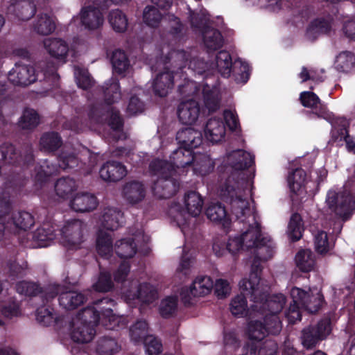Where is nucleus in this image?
I'll return each instance as SVG.
<instances>
[{
	"label": "nucleus",
	"mask_w": 355,
	"mask_h": 355,
	"mask_svg": "<svg viewBox=\"0 0 355 355\" xmlns=\"http://www.w3.org/2000/svg\"><path fill=\"white\" fill-rule=\"evenodd\" d=\"M114 305L113 300L103 298L79 312L72 321L71 338L78 343L90 342L96 333L94 327L98 322L110 329L124 327V318L113 313Z\"/></svg>",
	"instance_id": "nucleus-1"
},
{
	"label": "nucleus",
	"mask_w": 355,
	"mask_h": 355,
	"mask_svg": "<svg viewBox=\"0 0 355 355\" xmlns=\"http://www.w3.org/2000/svg\"><path fill=\"white\" fill-rule=\"evenodd\" d=\"M239 288L245 294L250 295L251 311L261 315H277L286 303L282 294L268 297L269 286L260 277L258 271L250 272L248 279L239 283Z\"/></svg>",
	"instance_id": "nucleus-2"
},
{
	"label": "nucleus",
	"mask_w": 355,
	"mask_h": 355,
	"mask_svg": "<svg viewBox=\"0 0 355 355\" xmlns=\"http://www.w3.org/2000/svg\"><path fill=\"white\" fill-rule=\"evenodd\" d=\"M85 224L79 220L67 221L59 234L55 233V226L44 223L31 234L38 247H46L49 241L58 239L63 245L69 248H78L84 241Z\"/></svg>",
	"instance_id": "nucleus-3"
},
{
	"label": "nucleus",
	"mask_w": 355,
	"mask_h": 355,
	"mask_svg": "<svg viewBox=\"0 0 355 355\" xmlns=\"http://www.w3.org/2000/svg\"><path fill=\"white\" fill-rule=\"evenodd\" d=\"M121 96L119 81L113 79L111 83L105 84L104 90V98L107 105L101 108L94 107L89 114L91 120L96 123L107 122L112 130L115 132L116 135L114 137L117 139L123 138L122 120L119 112L108 105L118 102Z\"/></svg>",
	"instance_id": "nucleus-4"
},
{
	"label": "nucleus",
	"mask_w": 355,
	"mask_h": 355,
	"mask_svg": "<svg viewBox=\"0 0 355 355\" xmlns=\"http://www.w3.org/2000/svg\"><path fill=\"white\" fill-rule=\"evenodd\" d=\"M243 184V181H236L233 177H229L221 184L220 195L229 199L232 214L237 220L244 223L246 220L248 222H250V219L254 220V216L249 201L244 197Z\"/></svg>",
	"instance_id": "nucleus-5"
},
{
	"label": "nucleus",
	"mask_w": 355,
	"mask_h": 355,
	"mask_svg": "<svg viewBox=\"0 0 355 355\" xmlns=\"http://www.w3.org/2000/svg\"><path fill=\"white\" fill-rule=\"evenodd\" d=\"M191 57V53L184 51H173L169 53L167 59L171 71L159 73L153 83V89L157 95L166 96L173 86L175 77L182 78V70L186 67L188 58Z\"/></svg>",
	"instance_id": "nucleus-6"
},
{
	"label": "nucleus",
	"mask_w": 355,
	"mask_h": 355,
	"mask_svg": "<svg viewBox=\"0 0 355 355\" xmlns=\"http://www.w3.org/2000/svg\"><path fill=\"white\" fill-rule=\"evenodd\" d=\"M174 168L166 161L156 159L150 164V172L155 178L152 187L155 196L159 198H167L174 195L179 184L173 177Z\"/></svg>",
	"instance_id": "nucleus-7"
},
{
	"label": "nucleus",
	"mask_w": 355,
	"mask_h": 355,
	"mask_svg": "<svg viewBox=\"0 0 355 355\" xmlns=\"http://www.w3.org/2000/svg\"><path fill=\"white\" fill-rule=\"evenodd\" d=\"M203 200L197 192L187 193L182 203L173 202L168 209V216L179 227L184 226L191 217H197L202 212Z\"/></svg>",
	"instance_id": "nucleus-8"
},
{
	"label": "nucleus",
	"mask_w": 355,
	"mask_h": 355,
	"mask_svg": "<svg viewBox=\"0 0 355 355\" xmlns=\"http://www.w3.org/2000/svg\"><path fill=\"white\" fill-rule=\"evenodd\" d=\"M240 236L245 250L252 248L257 249V255L252 264L250 272L252 271H258V273H259L261 269L258 260L265 261L272 256L271 250H270V245L268 244L270 240L267 239H260L261 234L258 224H256L255 227L250 226V227Z\"/></svg>",
	"instance_id": "nucleus-9"
},
{
	"label": "nucleus",
	"mask_w": 355,
	"mask_h": 355,
	"mask_svg": "<svg viewBox=\"0 0 355 355\" xmlns=\"http://www.w3.org/2000/svg\"><path fill=\"white\" fill-rule=\"evenodd\" d=\"M213 69L216 67L218 71L225 78L232 74L234 80L238 83H245L249 78V67L245 62L240 59L232 61L230 54L225 51H220L216 57Z\"/></svg>",
	"instance_id": "nucleus-10"
},
{
	"label": "nucleus",
	"mask_w": 355,
	"mask_h": 355,
	"mask_svg": "<svg viewBox=\"0 0 355 355\" xmlns=\"http://www.w3.org/2000/svg\"><path fill=\"white\" fill-rule=\"evenodd\" d=\"M122 298L130 306L137 303L150 304L158 297L156 289L150 284H140L132 280L125 283L122 288Z\"/></svg>",
	"instance_id": "nucleus-11"
},
{
	"label": "nucleus",
	"mask_w": 355,
	"mask_h": 355,
	"mask_svg": "<svg viewBox=\"0 0 355 355\" xmlns=\"http://www.w3.org/2000/svg\"><path fill=\"white\" fill-rule=\"evenodd\" d=\"M34 224L33 216L26 211H19L12 216L8 214L0 216V239L3 236L6 230L13 234L20 231H26Z\"/></svg>",
	"instance_id": "nucleus-12"
},
{
	"label": "nucleus",
	"mask_w": 355,
	"mask_h": 355,
	"mask_svg": "<svg viewBox=\"0 0 355 355\" xmlns=\"http://www.w3.org/2000/svg\"><path fill=\"white\" fill-rule=\"evenodd\" d=\"M331 332L330 320L328 318L321 320L317 324L310 325L302 330V343L305 348L312 349L326 339Z\"/></svg>",
	"instance_id": "nucleus-13"
},
{
	"label": "nucleus",
	"mask_w": 355,
	"mask_h": 355,
	"mask_svg": "<svg viewBox=\"0 0 355 355\" xmlns=\"http://www.w3.org/2000/svg\"><path fill=\"white\" fill-rule=\"evenodd\" d=\"M59 303L66 309H74L82 304L86 300L84 294L76 291H67L60 285H50L44 291L46 300L53 298L60 293Z\"/></svg>",
	"instance_id": "nucleus-14"
},
{
	"label": "nucleus",
	"mask_w": 355,
	"mask_h": 355,
	"mask_svg": "<svg viewBox=\"0 0 355 355\" xmlns=\"http://www.w3.org/2000/svg\"><path fill=\"white\" fill-rule=\"evenodd\" d=\"M326 202L329 208L336 215L346 220L352 212V198L346 191H336L331 189L328 191Z\"/></svg>",
	"instance_id": "nucleus-15"
},
{
	"label": "nucleus",
	"mask_w": 355,
	"mask_h": 355,
	"mask_svg": "<svg viewBox=\"0 0 355 355\" xmlns=\"http://www.w3.org/2000/svg\"><path fill=\"white\" fill-rule=\"evenodd\" d=\"M309 291L311 293L298 287H293L291 291V297L293 302H299L301 307L314 313L321 306L323 297L320 290L317 288Z\"/></svg>",
	"instance_id": "nucleus-16"
},
{
	"label": "nucleus",
	"mask_w": 355,
	"mask_h": 355,
	"mask_svg": "<svg viewBox=\"0 0 355 355\" xmlns=\"http://www.w3.org/2000/svg\"><path fill=\"white\" fill-rule=\"evenodd\" d=\"M106 0H94L97 7L87 6L80 12V20L82 25L89 30H94L100 28L103 24V17L100 10V7Z\"/></svg>",
	"instance_id": "nucleus-17"
},
{
	"label": "nucleus",
	"mask_w": 355,
	"mask_h": 355,
	"mask_svg": "<svg viewBox=\"0 0 355 355\" xmlns=\"http://www.w3.org/2000/svg\"><path fill=\"white\" fill-rule=\"evenodd\" d=\"M214 286L213 281L208 276L197 277L189 288L182 290L181 296L185 303H189L192 297L208 295Z\"/></svg>",
	"instance_id": "nucleus-18"
},
{
	"label": "nucleus",
	"mask_w": 355,
	"mask_h": 355,
	"mask_svg": "<svg viewBox=\"0 0 355 355\" xmlns=\"http://www.w3.org/2000/svg\"><path fill=\"white\" fill-rule=\"evenodd\" d=\"M193 157V155L191 150L180 146L171 155L170 162H166L174 168L173 173L182 175L190 168Z\"/></svg>",
	"instance_id": "nucleus-19"
},
{
	"label": "nucleus",
	"mask_w": 355,
	"mask_h": 355,
	"mask_svg": "<svg viewBox=\"0 0 355 355\" xmlns=\"http://www.w3.org/2000/svg\"><path fill=\"white\" fill-rule=\"evenodd\" d=\"M254 157L250 153L243 150H236L227 154L223 159V164L226 168H231L235 171H243L250 166Z\"/></svg>",
	"instance_id": "nucleus-20"
},
{
	"label": "nucleus",
	"mask_w": 355,
	"mask_h": 355,
	"mask_svg": "<svg viewBox=\"0 0 355 355\" xmlns=\"http://www.w3.org/2000/svg\"><path fill=\"white\" fill-rule=\"evenodd\" d=\"M331 124L332 125V139L335 141L344 140L347 150L355 153V141L347 134L348 122L347 119L343 117H336Z\"/></svg>",
	"instance_id": "nucleus-21"
},
{
	"label": "nucleus",
	"mask_w": 355,
	"mask_h": 355,
	"mask_svg": "<svg viewBox=\"0 0 355 355\" xmlns=\"http://www.w3.org/2000/svg\"><path fill=\"white\" fill-rule=\"evenodd\" d=\"M46 53L53 58L62 62H66L69 46L66 41L58 37H48L43 40Z\"/></svg>",
	"instance_id": "nucleus-22"
},
{
	"label": "nucleus",
	"mask_w": 355,
	"mask_h": 355,
	"mask_svg": "<svg viewBox=\"0 0 355 355\" xmlns=\"http://www.w3.org/2000/svg\"><path fill=\"white\" fill-rule=\"evenodd\" d=\"M36 78L35 69L29 65L16 64L8 73V80L15 85H28Z\"/></svg>",
	"instance_id": "nucleus-23"
},
{
	"label": "nucleus",
	"mask_w": 355,
	"mask_h": 355,
	"mask_svg": "<svg viewBox=\"0 0 355 355\" xmlns=\"http://www.w3.org/2000/svg\"><path fill=\"white\" fill-rule=\"evenodd\" d=\"M300 100L304 107L315 108V114L331 123L336 118L334 115L327 110L326 107L320 104L318 96L311 92H304L300 94Z\"/></svg>",
	"instance_id": "nucleus-24"
},
{
	"label": "nucleus",
	"mask_w": 355,
	"mask_h": 355,
	"mask_svg": "<svg viewBox=\"0 0 355 355\" xmlns=\"http://www.w3.org/2000/svg\"><path fill=\"white\" fill-rule=\"evenodd\" d=\"M200 109L199 104L191 99L182 102L178 109L179 120L184 124H193L199 118Z\"/></svg>",
	"instance_id": "nucleus-25"
},
{
	"label": "nucleus",
	"mask_w": 355,
	"mask_h": 355,
	"mask_svg": "<svg viewBox=\"0 0 355 355\" xmlns=\"http://www.w3.org/2000/svg\"><path fill=\"white\" fill-rule=\"evenodd\" d=\"M146 189L140 182L133 181L126 183L123 188L122 195L125 200L130 205H137L146 197Z\"/></svg>",
	"instance_id": "nucleus-26"
},
{
	"label": "nucleus",
	"mask_w": 355,
	"mask_h": 355,
	"mask_svg": "<svg viewBox=\"0 0 355 355\" xmlns=\"http://www.w3.org/2000/svg\"><path fill=\"white\" fill-rule=\"evenodd\" d=\"M101 178L107 182H116L127 175L126 167L118 162H107L103 164L99 171Z\"/></svg>",
	"instance_id": "nucleus-27"
},
{
	"label": "nucleus",
	"mask_w": 355,
	"mask_h": 355,
	"mask_svg": "<svg viewBox=\"0 0 355 355\" xmlns=\"http://www.w3.org/2000/svg\"><path fill=\"white\" fill-rule=\"evenodd\" d=\"M35 12V6L28 0H16L8 8V14L15 15L20 21L30 19Z\"/></svg>",
	"instance_id": "nucleus-28"
},
{
	"label": "nucleus",
	"mask_w": 355,
	"mask_h": 355,
	"mask_svg": "<svg viewBox=\"0 0 355 355\" xmlns=\"http://www.w3.org/2000/svg\"><path fill=\"white\" fill-rule=\"evenodd\" d=\"M176 139L181 146L191 150L201 144L202 137L200 131L192 128H187L178 132Z\"/></svg>",
	"instance_id": "nucleus-29"
},
{
	"label": "nucleus",
	"mask_w": 355,
	"mask_h": 355,
	"mask_svg": "<svg viewBox=\"0 0 355 355\" xmlns=\"http://www.w3.org/2000/svg\"><path fill=\"white\" fill-rule=\"evenodd\" d=\"M123 219V213L114 207L105 208L99 218L101 228L113 231L121 225Z\"/></svg>",
	"instance_id": "nucleus-30"
},
{
	"label": "nucleus",
	"mask_w": 355,
	"mask_h": 355,
	"mask_svg": "<svg viewBox=\"0 0 355 355\" xmlns=\"http://www.w3.org/2000/svg\"><path fill=\"white\" fill-rule=\"evenodd\" d=\"M226 129L223 121L219 118H211L205 128V137L212 143L221 141L225 136Z\"/></svg>",
	"instance_id": "nucleus-31"
},
{
	"label": "nucleus",
	"mask_w": 355,
	"mask_h": 355,
	"mask_svg": "<svg viewBox=\"0 0 355 355\" xmlns=\"http://www.w3.org/2000/svg\"><path fill=\"white\" fill-rule=\"evenodd\" d=\"M96 197L87 193H78L70 201L71 208L77 212H86L94 209L97 207Z\"/></svg>",
	"instance_id": "nucleus-32"
},
{
	"label": "nucleus",
	"mask_w": 355,
	"mask_h": 355,
	"mask_svg": "<svg viewBox=\"0 0 355 355\" xmlns=\"http://www.w3.org/2000/svg\"><path fill=\"white\" fill-rule=\"evenodd\" d=\"M215 166L214 161L207 154H196L193 155L190 168L194 174L205 176L211 173Z\"/></svg>",
	"instance_id": "nucleus-33"
},
{
	"label": "nucleus",
	"mask_w": 355,
	"mask_h": 355,
	"mask_svg": "<svg viewBox=\"0 0 355 355\" xmlns=\"http://www.w3.org/2000/svg\"><path fill=\"white\" fill-rule=\"evenodd\" d=\"M241 294L233 297L230 304V310L232 315L236 317L252 316L257 315V311H251V306L248 307L246 297L250 295L245 294L242 291Z\"/></svg>",
	"instance_id": "nucleus-34"
},
{
	"label": "nucleus",
	"mask_w": 355,
	"mask_h": 355,
	"mask_svg": "<svg viewBox=\"0 0 355 355\" xmlns=\"http://www.w3.org/2000/svg\"><path fill=\"white\" fill-rule=\"evenodd\" d=\"M96 249L98 254L105 259H109L113 254L112 234L100 229L96 237Z\"/></svg>",
	"instance_id": "nucleus-35"
},
{
	"label": "nucleus",
	"mask_w": 355,
	"mask_h": 355,
	"mask_svg": "<svg viewBox=\"0 0 355 355\" xmlns=\"http://www.w3.org/2000/svg\"><path fill=\"white\" fill-rule=\"evenodd\" d=\"M202 40L205 48L209 51L220 49L223 44V38L221 33L209 27H205L202 31Z\"/></svg>",
	"instance_id": "nucleus-36"
},
{
	"label": "nucleus",
	"mask_w": 355,
	"mask_h": 355,
	"mask_svg": "<svg viewBox=\"0 0 355 355\" xmlns=\"http://www.w3.org/2000/svg\"><path fill=\"white\" fill-rule=\"evenodd\" d=\"M56 28L55 19L47 14L37 16L33 24L34 31L42 35H47L52 33Z\"/></svg>",
	"instance_id": "nucleus-37"
},
{
	"label": "nucleus",
	"mask_w": 355,
	"mask_h": 355,
	"mask_svg": "<svg viewBox=\"0 0 355 355\" xmlns=\"http://www.w3.org/2000/svg\"><path fill=\"white\" fill-rule=\"evenodd\" d=\"M78 185L76 181L70 178H63L57 180L55 184L56 195L62 199H67L76 191Z\"/></svg>",
	"instance_id": "nucleus-38"
},
{
	"label": "nucleus",
	"mask_w": 355,
	"mask_h": 355,
	"mask_svg": "<svg viewBox=\"0 0 355 355\" xmlns=\"http://www.w3.org/2000/svg\"><path fill=\"white\" fill-rule=\"evenodd\" d=\"M204 103L209 112H214L220 107L219 91L217 87H210L208 85L202 89Z\"/></svg>",
	"instance_id": "nucleus-39"
},
{
	"label": "nucleus",
	"mask_w": 355,
	"mask_h": 355,
	"mask_svg": "<svg viewBox=\"0 0 355 355\" xmlns=\"http://www.w3.org/2000/svg\"><path fill=\"white\" fill-rule=\"evenodd\" d=\"M245 334L252 342H259L267 335L265 324L257 320H251L248 323Z\"/></svg>",
	"instance_id": "nucleus-40"
},
{
	"label": "nucleus",
	"mask_w": 355,
	"mask_h": 355,
	"mask_svg": "<svg viewBox=\"0 0 355 355\" xmlns=\"http://www.w3.org/2000/svg\"><path fill=\"white\" fill-rule=\"evenodd\" d=\"M112 64L114 71L119 75H125L130 67L126 54L121 50H116L113 52Z\"/></svg>",
	"instance_id": "nucleus-41"
},
{
	"label": "nucleus",
	"mask_w": 355,
	"mask_h": 355,
	"mask_svg": "<svg viewBox=\"0 0 355 355\" xmlns=\"http://www.w3.org/2000/svg\"><path fill=\"white\" fill-rule=\"evenodd\" d=\"M207 218L215 223H227V215L225 207L219 202H211L206 210Z\"/></svg>",
	"instance_id": "nucleus-42"
},
{
	"label": "nucleus",
	"mask_w": 355,
	"mask_h": 355,
	"mask_svg": "<svg viewBox=\"0 0 355 355\" xmlns=\"http://www.w3.org/2000/svg\"><path fill=\"white\" fill-rule=\"evenodd\" d=\"M108 21L112 29L118 33L124 32L128 27L126 15L120 10H112L108 15Z\"/></svg>",
	"instance_id": "nucleus-43"
},
{
	"label": "nucleus",
	"mask_w": 355,
	"mask_h": 355,
	"mask_svg": "<svg viewBox=\"0 0 355 355\" xmlns=\"http://www.w3.org/2000/svg\"><path fill=\"white\" fill-rule=\"evenodd\" d=\"M114 250L121 258L128 259L135 254L137 248L132 239H124L115 243Z\"/></svg>",
	"instance_id": "nucleus-44"
},
{
	"label": "nucleus",
	"mask_w": 355,
	"mask_h": 355,
	"mask_svg": "<svg viewBox=\"0 0 355 355\" xmlns=\"http://www.w3.org/2000/svg\"><path fill=\"white\" fill-rule=\"evenodd\" d=\"M297 266L303 272H308L313 268L315 259L310 250H301L295 255Z\"/></svg>",
	"instance_id": "nucleus-45"
},
{
	"label": "nucleus",
	"mask_w": 355,
	"mask_h": 355,
	"mask_svg": "<svg viewBox=\"0 0 355 355\" xmlns=\"http://www.w3.org/2000/svg\"><path fill=\"white\" fill-rule=\"evenodd\" d=\"M331 28L329 21L315 19L311 23L306 30V37L313 40L322 33H328Z\"/></svg>",
	"instance_id": "nucleus-46"
},
{
	"label": "nucleus",
	"mask_w": 355,
	"mask_h": 355,
	"mask_svg": "<svg viewBox=\"0 0 355 355\" xmlns=\"http://www.w3.org/2000/svg\"><path fill=\"white\" fill-rule=\"evenodd\" d=\"M148 325L146 320H137L130 329L131 340L135 343L145 340L148 336Z\"/></svg>",
	"instance_id": "nucleus-47"
},
{
	"label": "nucleus",
	"mask_w": 355,
	"mask_h": 355,
	"mask_svg": "<svg viewBox=\"0 0 355 355\" xmlns=\"http://www.w3.org/2000/svg\"><path fill=\"white\" fill-rule=\"evenodd\" d=\"M306 180V173L301 168H297L288 177V183L292 192L297 193L303 188Z\"/></svg>",
	"instance_id": "nucleus-48"
},
{
	"label": "nucleus",
	"mask_w": 355,
	"mask_h": 355,
	"mask_svg": "<svg viewBox=\"0 0 355 355\" xmlns=\"http://www.w3.org/2000/svg\"><path fill=\"white\" fill-rule=\"evenodd\" d=\"M62 144L61 137L54 132L43 135L40 139L41 148L46 151H54L60 147Z\"/></svg>",
	"instance_id": "nucleus-49"
},
{
	"label": "nucleus",
	"mask_w": 355,
	"mask_h": 355,
	"mask_svg": "<svg viewBox=\"0 0 355 355\" xmlns=\"http://www.w3.org/2000/svg\"><path fill=\"white\" fill-rule=\"evenodd\" d=\"M303 225L302 218L298 214L291 216L288 227V234L293 241L299 240L302 235Z\"/></svg>",
	"instance_id": "nucleus-50"
},
{
	"label": "nucleus",
	"mask_w": 355,
	"mask_h": 355,
	"mask_svg": "<svg viewBox=\"0 0 355 355\" xmlns=\"http://www.w3.org/2000/svg\"><path fill=\"white\" fill-rule=\"evenodd\" d=\"M314 245L316 252L321 254L327 253L333 246L327 232L322 230H318L314 234Z\"/></svg>",
	"instance_id": "nucleus-51"
},
{
	"label": "nucleus",
	"mask_w": 355,
	"mask_h": 355,
	"mask_svg": "<svg viewBox=\"0 0 355 355\" xmlns=\"http://www.w3.org/2000/svg\"><path fill=\"white\" fill-rule=\"evenodd\" d=\"M178 299L175 297H166L163 299L159 306V313L162 317L168 318L173 316L177 311Z\"/></svg>",
	"instance_id": "nucleus-52"
},
{
	"label": "nucleus",
	"mask_w": 355,
	"mask_h": 355,
	"mask_svg": "<svg viewBox=\"0 0 355 355\" xmlns=\"http://www.w3.org/2000/svg\"><path fill=\"white\" fill-rule=\"evenodd\" d=\"M155 6H148L145 8L143 14L144 22L149 26H156L162 19V12Z\"/></svg>",
	"instance_id": "nucleus-53"
},
{
	"label": "nucleus",
	"mask_w": 355,
	"mask_h": 355,
	"mask_svg": "<svg viewBox=\"0 0 355 355\" xmlns=\"http://www.w3.org/2000/svg\"><path fill=\"white\" fill-rule=\"evenodd\" d=\"M355 63L354 55L348 51L340 53L336 59L335 67L341 71H348Z\"/></svg>",
	"instance_id": "nucleus-54"
},
{
	"label": "nucleus",
	"mask_w": 355,
	"mask_h": 355,
	"mask_svg": "<svg viewBox=\"0 0 355 355\" xmlns=\"http://www.w3.org/2000/svg\"><path fill=\"white\" fill-rule=\"evenodd\" d=\"M119 349L120 347L114 340L105 338L98 342L96 350L100 355H113Z\"/></svg>",
	"instance_id": "nucleus-55"
},
{
	"label": "nucleus",
	"mask_w": 355,
	"mask_h": 355,
	"mask_svg": "<svg viewBox=\"0 0 355 355\" xmlns=\"http://www.w3.org/2000/svg\"><path fill=\"white\" fill-rule=\"evenodd\" d=\"M74 75L78 86L83 89H87L94 84L89 72L85 69L76 67Z\"/></svg>",
	"instance_id": "nucleus-56"
},
{
	"label": "nucleus",
	"mask_w": 355,
	"mask_h": 355,
	"mask_svg": "<svg viewBox=\"0 0 355 355\" xmlns=\"http://www.w3.org/2000/svg\"><path fill=\"white\" fill-rule=\"evenodd\" d=\"M39 121L37 112L33 110L28 109L24 112L19 124L23 129H32L38 125Z\"/></svg>",
	"instance_id": "nucleus-57"
},
{
	"label": "nucleus",
	"mask_w": 355,
	"mask_h": 355,
	"mask_svg": "<svg viewBox=\"0 0 355 355\" xmlns=\"http://www.w3.org/2000/svg\"><path fill=\"white\" fill-rule=\"evenodd\" d=\"M78 159L74 153L64 149L59 156L58 166L62 169L71 168L76 166Z\"/></svg>",
	"instance_id": "nucleus-58"
},
{
	"label": "nucleus",
	"mask_w": 355,
	"mask_h": 355,
	"mask_svg": "<svg viewBox=\"0 0 355 355\" xmlns=\"http://www.w3.org/2000/svg\"><path fill=\"white\" fill-rule=\"evenodd\" d=\"M36 318L40 323L48 326L53 323L56 318L53 309L42 306L37 310Z\"/></svg>",
	"instance_id": "nucleus-59"
},
{
	"label": "nucleus",
	"mask_w": 355,
	"mask_h": 355,
	"mask_svg": "<svg viewBox=\"0 0 355 355\" xmlns=\"http://www.w3.org/2000/svg\"><path fill=\"white\" fill-rule=\"evenodd\" d=\"M112 286L110 275L106 272H101L98 281L93 284L94 289L98 292H107Z\"/></svg>",
	"instance_id": "nucleus-60"
},
{
	"label": "nucleus",
	"mask_w": 355,
	"mask_h": 355,
	"mask_svg": "<svg viewBox=\"0 0 355 355\" xmlns=\"http://www.w3.org/2000/svg\"><path fill=\"white\" fill-rule=\"evenodd\" d=\"M17 293L27 296H34L39 293L41 290L39 286L33 282H20L16 286Z\"/></svg>",
	"instance_id": "nucleus-61"
},
{
	"label": "nucleus",
	"mask_w": 355,
	"mask_h": 355,
	"mask_svg": "<svg viewBox=\"0 0 355 355\" xmlns=\"http://www.w3.org/2000/svg\"><path fill=\"white\" fill-rule=\"evenodd\" d=\"M267 334H277L282 328V322L277 315H264Z\"/></svg>",
	"instance_id": "nucleus-62"
},
{
	"label": "nucleus",
	"mask_w": 355,
	"mask_h": 355,
	"mask_svg": "<svg viewBox=\"0 0 355 355\" xmlns=\"http://www.w3.org/2000/svg\"><path fill=\"white\" fill-rule=\"evenodd\" d=\"M147 355H159L162 352V344L153 336L146 337L144 341Z\"/></svg>",
	"instance_id": "nucleus-63"
},
{
	"label": "nucleus",
	"mask_w": 355,
	"mask_h": 355,
	"mask_svg": "<svg viewBox=\"0 0 355 355\" xmlns=\"http://www.w3.org/2000/svg\"><path fill=\"white\" fill-rule=\"evenodd\" d=\"M278 345L272 340H266L260 346L257 355H277Z\"/></svg>",
	"instance_id": "nucleus-64"
}]
</instances>
